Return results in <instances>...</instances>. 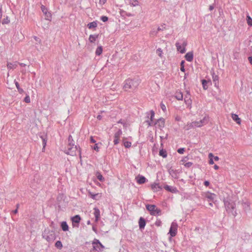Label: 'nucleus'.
<instances>
[{
	"mask_svg": "<svg viewBox=\"0 0 252 252\" xmlns=\"http://www.w3.org/2000/svg\"><path fill=\"white\" fill-rule=\"evenodd\" d=\"M65 152L66 154L72 156L77 155V153H78L81 157L80 149H79L78 150L77 146L74 145L68 144L65 149Z\"/></svg>",
	"mask_w": 252,
	"mask_h": 252,
	"instance_id": "f257e3e1",
	"label": "nucleus"
},
{
	"mask_svg": "<svg viewBox=\"0 0 252 252\" xmlns=\"http://www.w3.org/2000/svg\"><path fill=\"white\" fill-rule=\"evenodd\" d=\"M175 45L177 51L180 53L183 54L186 52V47L187 45V42L186 40H184L181 43L177 42Z\"/></svg>",
	"mask_w": 252,
	"mask_h": 252,
	"instance_id": "f03ea898",
	"label": "nucleus"
},
{
	"mask_svg": "<svg viewBox=\"0 0 252 252\" xmlns=\"http://www.w3.org/2000/svg\"><path fill=\"white\" fill-rule=\"evenodd\" d=\"M93 249L96 251L101 252L104 248L103 245L97 239H94L92 243Z\"/></svg>",
	"mask_w": 252,
	"mask_h": 252,
	"instance_id": "7ed1b4c3",
	"label": "nucleus"
},
{
	"mask_svg": "<svg viewBox=\"0 0 252 252\" xmlns=\"http://www.w3.org/2000/svg\"><path fill=\"white\" fill-rule=\"evenodd\" d=\"M178 224L175 222H173L169 229V233L171 237L175 236L177 233Z\"/></svg>",
	"mask_w": 252,
	"mask_h": 252,
	"instance_id": "20e7f679",
	"label": "nucleus"
},
{
	"mask_svg": "<svg viewBox=\"0 0 252 252\" xmlns=\"http://www.w3.org/2000/svg\"><path fill=\"white\" fill-rule=\"evenodd\" d=\"M146 208L150 212L152 215L158 214L160 212V211L154 205H146Z\"/></svg>",
	"mask_w": 252,
	"mask_h": 252,
	"instance_id": "39448f33",
	"label": "nucleus"
},
{
	"mask_svg": "<svg viewBox=\"0 0 252 252\" xmlns=\"http://www.w3.org/2000/svg\"><path fill=\"white\" fill-rule=\"evenodd\" d=\"M133 81L132 79H128L126 80L124 83L123 86V89L125 91H128L129 90L132 89Z\"/></svg>",
	"mask_w": 252,
	"mask_h": 252,
	"instance_id": "423d86ee",
	"label": "nucleus"
},
{
	"mask_svg": "<svg viewBox=\"0 0 252 252\" xmlns=\"http://www.w3.org/2000/svg\"><path fill=\"white\" fill-rule=\"evenodd\" d=\"M41 9L42 12L44 13L45 15V19L48 21H51L52 19L51 13L50 12H49L48 11V9L45 7V6L43 5H41Z\"/></svg>",
	"mask_w": 252,
	"mask_h": 252,
	"instance_id": "0eeeda50",
	"label": "nucleus"
},
{
	"mask_svg": "<svg viewBox=\"0 0 252 252\" xmlns=\"http://www.w3.org/2000/svg\"><path fill=\"white\" fill-rule=\"evenodd\" d=\"M184 101L188 106V107L190 109L191 108L192 99L191 98V95L188 92H187V94L185 95Z\"/></svg>",
	"mask_w": 252,
	"mask_h": 252,
	"instance_id": "6e6552de",
	"label": "nucleus"
},
{
	"mask_svg": "<svg viewBox=\"0 0 252 252\" xmlns=\"http://www.w3.org/2000/svg\"><path fill=\"white\" fill-rule=\"evenodd\" d=\"M122 134V131L120 129H119L114 134L113 141L114 145H117L119 143L120 138Z\"/></svg>",
	"mask_w": 252,
	"mask_h": 252,
	"instance_id": "1a4fd4ad",
	"label": "nucleus"
},
{
	"mask_svg": "<svg viewBox=\"0 0 252 252\" xmlns=\"http://www.w3.org/2000/svg\"><path fill=\"white\" fill-rule=\"evenodd\" d=\"M207 118L206 117H204L199 121L193 122V124L192 125L195 126L196 127H201L204 126L205 124H206L207 123Z\"/></svg>",
	"mask_w": 252,
	"mask_h": 252,
	"instance_id": "9d476101",
	"label": "nucleus"
},
{
	"mask_svg": "<svg viewBox=\"0 0 252 252\" xmlns=\"http://www.w3.org/2000/svg\"><path fill=\"white\" fill-rule=\"evenodd\" d=\"M151 189L154 192H157L160 190L162 188L158 183H154L151 185Z\"/></svg>",
	"mask_w": 252,
	"mask_h": 252,
	"instance_id": "9b49d317",
	"label": "nucleus"
},
{
	"mask_svg": "<svg viewBox=\"0 0 252 252\" xmlns=\"http://www.w3.org/2000/svg\"><path fill=\"white\" fill-rule=\"evenodd\" d=\"M187 160L188 158L187 157L184 158L181 160V164L184 165L186 167L189 168L192 165V163L187 162Z\"/></svg>",
	"mask_w": 252,
	"mask_h": 252,
	"instance_id": "f8f14e48",
	"label": "nucleus"
},
{
	"mask_svg": "<svg viewBox=\"0 0 252 252\" xmlns=\"http://www.w3.org/2000/svg\"><path fill=\"white\" fill-rule=\"evenodd\" d=\"M88 193L89 195L93 199H100L102 196L101 193H94L91 191H89Z\"/></svg>",
	"mask_w": 252,
	"mask_h": 252,
	"instance_id": "ddd939ff",
	"label": "nucleus"
},
{
	"mask_svg": "<svg viewBox=\"0 0 252 252\" xmlns=\"http://www.w3.org/2000/svg\"><path fill=\"white\" fill-rule=\"evenodd\" d=\"M81 220V217L78 215H75V216L72 217L71 218V220L72 222V225L74 226V223H79L80 222Z\"/></svg>",
	"mask_w": 252,
	"mask_h": 252,
	"instance_id": "4468645a",
	"label": "nucleus"
},
{
	"mask_svg": "<svg viewBox=\"0 0 252 252\" xmlns=\"http://www.w3.org/2000/svg\"><path fill=\"white\" fill-rule=\"evenodd\" d=\"M164 124L165 120L162 118L159 119L156 123V125L160 128L164 127Z\"/></svg>",
	"mask_w": 252,
	"mask_h": 252,
	"instance_id": "2eb2a0df",
	"label": "nucleus"
},
{
	"mask_svg": "<svg viewBox=\"0 0 252 252\" xmlns=\"http://www.w3.org/2000/svg\"><path fill=\"white\" fill-rule=\"evenodd\" d=\"M137 183L139 184H143L146 182V179L143 176L138 175L136 178Z\"/></svg>",
	"mask_w": 252,
	"mask_h": 252,
	"instance_id": "dca6fc26",
	"label": "nucleus"
},
{
	"mask_svg": "<svg viewBox=\"0 0 252 252\" xmlns=\"http://www.w3.org/2000/svg\"><path fill=\"white\" fill-rule=\"evenodd\" d=\"M231 118L232 120L235 122L237 124L240 125L241 123V120L238 117V115L236 114H231Z\"/></svg>",
	"mask_w": 252,
	"mask_h": 252,
	"instance_id": "f3484780",
	"label": "nucleus"
},
{
	"mask_svg": "<svg viewBox=\"0 0 252 252\" xmlns=\"http://www.w3.org/2000/svg\"><path fill=\"white\" fill-rule=\"evenodd\" d=\"M94 216L95 217V221L96 222H97L99 219H100V211L97 208H94Z\"/></svg>",
	"mask_w": 252,
	"mask_h": 252,
	"instance_id": "a211bd4d",
	"label": "nucleus"
},
{
	"mask_svg": "<svg viewBox=\"0 0 252 252\" xmlns=\"http://www.w3.org/2000/svg\"><path fill=\"white\" fill-rule=\"evenodd\" d=\"M98 37V34H91L89 37V41L91 43H94Z\"/></svg>",
	"mask_w": 252,
	"mask_h": 252,
	"instance_id": "6ab92c4d",
	"label": "nucleus"
},
{
	"mask_svg": "<svg viewBox=\"0 0 252 252\" xmlns=\"http://www.w3.org/2000/svg\"><path fill=\"white\" fill-rule=\"evenodd\" d=\"M185 58L187 61L191 62L193 58V53L191 52L187 53L186 54Z\"/></svg>",
	"mask_w": 252,
	"mask_h": 252,
	"instance_id": "aec40b11",
	"label": "nucleus"
},
{
	"mask_svg": "<svg viewBox=\"0 0 252 252\" xmlns=\"http://www.w3.org/2000/svg\"><path fill=\"white\" fill-rule=\"evenodd\" d=\"M216 196V194L213 193L208 192L205 193V197L210 201H213L215 198Z\"/></svg>",
	"mask_w": 252,
	"mask_h": 252,
	"instance_id": "412c9836",
	"label": "nucleus"
},
{
	"mask_svg": "<svg viewBox=\"0 0 252 252\" xmlns=\"http://www.w3.org/2000/svg\"><path fill=\"white\" fill-rule=\"evenodd\" d=\"M126 139L127 138L126 137L123 138V142L124 145L126 148H130L131 146V143L130 142L126 141Z\"/></svg>",
	"mask_w": 252,
	"mask_h": 252,
	"instance_id": "4be33fe9",
	"label": "nucleus"
},
{
	"mask_svg": "<svg viewBox=\"0 0 252 252\" xmlns=\"http://www.w3.org/2000/svg\"><path fill=\"white\" fill-rule=\"evenodd\" d=\"M17 63H10L8 62L7 63V67L8 69H15L17 67Z\"/></svg>",
	"mask_w": 252,
	"mask_h": 252,
	"instance_id": "5701e85b",
	"label": "nucleus"
},
{
	"mask_svg": "<svg viewBox=\"0 0 252 252\" xmlns=\"http://www.w3.org/2000/svg\"><path fill=\"white\" fill-rule=\"evenodd\" d=\"M61 226L63 231H66L68 230V226L66 221L62 222Z\"/></svg>",
	"mask_w": 252,
	"mask_h": 252,
	"instance_id": "b1692460",
	"label": "nucleus"
},
{
	"mask_svg": "<svg viewBox=\"0 0 252 252\" xmlns=\"http://www.w3.org/2000/svg\"><path fill=\"white\" fill-rule=\"evenodd\" d=\"M97 24L95 21L91 22L87 25V27L89 29H93L94 28H95L97 27Z\"/></svg>",
	"mask_w": 252,
	"mask_h": 252,
	"instance_id": "393cba45",
	"label": "nucleus"
},
{
	"mask_svg": "<svg viewBox=\"0 0 252 252\" xmlns=\"http://www.w3.org/2000/svg\"><path fill=\"white\" fill-rule=\"evenodd\" d=\"M145 224H146V222H145V220L142 218H140L139 220V227L140 228H143L145 227Z\"/></svg>",
	"mask_w": 252,
	"mask_h": 252,
	"instance_id": "a878e982",
	"label": "nucleus"
},
{
	"mask_svg": "<svg viewBox=\"0 0 252 252\" xmlns=\"http://www.w3.org/2000/svg\"><path fill=\"white\" fill-rule=\"evenodd\" d=\"M156 54L158 55V56L160 58H163V51L160 48H158L156 50Z\"/></svg>",
	"mask_w": 252,
	"mask_h": 252,
	"instance_id": "bb28decb",
	"label": "nucleus"
},
{
	"mask_svg": "<svg viewBox=\"0 0 252 252\" xmlns=\"http://www.w3.org/2000/svg\"><path fill=\"white\" fill-rule=\"evenodd\" d=\"M103 51V48L101 46H98L95 50V55L97 56H100Z\"/></svg>",
	"mask_w": 252,
	"mask_h": 252,
	"instance_id": "cd10ccee",
	"label": "nucleus"
},
{
	"mask_svg": "<svg viewBox=\"0 0 252 252\" xmlns=\"http://www.w3.org/2000/svg\"><path fill=\"white\" fill-rule=\"evenodd\" d=\"M129 4L132 6H137L139 5V2L137 0H130Z\"/></svg>",
	"mask_w": 252,
	"mask_h": 252,
	"instance_id": "c85d7f7f",
	"label": "nucleus"
},
{
	"mask_svg": "<svg viewBox=\"0 0 252 252\" xmlns=\"http://www.w3.org/2000/svg\"><path fill=\"white\" fill-rule=\"evenodd\" d=\"M175 97L179 100H182L183 98V95L181 92H176L175 94Z\"/></svg>",
	"mask_w": 252,
	"mask_h": 252,
	"instance_id": "c756f323",
	"label": "nucleus"
},
{
	"mask_svg": "<svg viewBox=\"0 0 252 252\" xmlns=\"http://www.w3.org/2000/svg\"><path fill=\"white\" fill-rule=\"evenodd\" d=\"M213 157L214 155L212 153H209L208 155V158H209V163L210 165H212L214 163V160H213Z\"/></svg>",
	"mask_w": 252,
	"mask_h": 252,
	"instance_id": "7c9ffc66",
	"label": "nucleus"
},
{
	"mask_svg": "<svg viewBox=\"0 0 252 252\" xmlns=\"http://www.w3.org/2000/svg\"><path fill=\"white\" fill-rule=\"evenodd\" d=\"M193 124V122H191L190 123L188 124V125L185 127V129L186 130H189L190 128L196 127L195 126H194V125H192Z\"/></svg>",
	"mask_w": 252,
	"mask_h": 252,
	"instance_id": "2f4dec72",
	"label": "nucleus"
},
{
	"mask_svg": "<svg viewBox=\"0 0 252 252\" xmlns=\"http://www.w3.org/2000/svg\"><path fill=\"white\" fill-rule=\"evenodd\" d=\"M96 176L97 177V178L100 181H103L104 180V178L102 176V175L101 174V173L99 172H97L96 173Z\"/></svg>",
	"mask_w": 252,
	"mask_h": 252,
	"instance_id": "473e14b6",
	"label": "nucleus"
},
{
	"mask_svg": "<svg viewBox=\"0 0 252 252\" xmlns=\"http://www.w3.org/2000/svg\"><path fill=\"white\" fill-rule=\"evenodd\" d=\"M246 20L248 25L252 26V18L249 15H247Z\"/></svg>",
	"mask_w": 252,
	"mask_h": 252,
	"instance_id": "72a5a7b5",
	"label": "nucleus"
},
{
	"mask_svg": "<svg viewBox=\"0 0 252 252\" xmlns=\"http://www.w3.org/2000/svg\"><path fill=\"white\" fill-rule=\"evenodd\" d=\"M159 155L163 158H166L167 157V153L166 151L163 149L160 150Z\"/></svg>",
	"mask_w": 252,
	"mask_h": 252,
	"instance_id": "f704fd0d",
	"label": "nucleus"
},
{
	"mask_svg": "<svg viewBox=\"0 0 252 252\" xmlns=\"http://www.w3.org/2000/svg\"><path fill=\"white\" fill-rule=\"evenodd\" d=\"M208 81H207L206 80H202V84L203 86V88L204 90H206L208 89V86H207Z\"/></svg>",
	"mask_w": 252,
	"mask_h": 252,
	"instance_id": "c9c22d12",
	"label": "nucleus"
},
{
	"mask_svg": "<svg viewBox=\"0 0 252 252\" xmlns=\"http://www.w3.org/2000/svg\"><path fill=\"white\" fill-rule=\"evenodd\" d=\"M9 22H10V19H9V18L8 16H6L5 18H4L3 19V20L2 21V24L3 25L7 24Z\"/></svg>",
	"mask_w": 252,
	"mask_h": 252,
	"instance_id": "e433bc0d",
	"label": "nucleus"
},
{
	"mask_svg": "<svg viewBox=\"0 0 252 252\" xmlns=\"http://www.w3.org/2000/svg\"><path fill=\"white\" fill-rule=\"evenodd\" d=\"M55 246L57 248H59L60 249H61L63 247V245L61 241H58L55 243Z\"/></svg>",
	"mask_w": 252,
	"mask_h": 252,
	"instance_id": "4c0bfd02",
	"label": "nucleus"
},
{
	"mask_svg": "<svg viewBox=\"0 0 252 252\" xmlns=\"http://www.w3.org/2000/svg\"><path fill=\"white\" fill-rule=\"evenodd\" d=\"M164 189L167 190H168V191H170L171 192H175V189H172L171 187L169 186H166L164 187Z\"/></svg>",
	"mask_w": 252,
	"mask_h": 252,
	"instance_id": "58836bf2",
	"label": "nucleus"
},
{
	"mask_svg": "<svg viewBox=\"0 0 252 252\" xmlns=\"http://www.w3.org/2000/svg\"><path fill=\"white\" fill-rule=\"evenodd\" d=\"M184 64H185V61H182L181 64H180V66H181L180 70L181 71H182L183 72H184L185 71Z\"/></svg>",
	"mask_w": 252,
	"mask_h": 252,
	"instance_id": "ea45409f",
	"label": "nucleus"
},
{
	"mask_svg": "<svg viewBox=\"0 0 252 252\" xmlns=\"http://www.w3.org/2000/svg\"><path fill=\"white\" fill-rule=\"evenodd\" d=\"M160 106L161 109L162 110V111L163 112H165L166 111V106H165V104L162 102H161L160 103Z\"/></svg>",
	"mask_w": 252,
	"mask_h": 252,
	"instance_id": "a19ab883",
	"label": "nucleus"
},
{
	"mask_svg": "<svg viewBox=\"0 0 252 252\" xmlns=\"http://www.w3.org/2000/svg\"><path fill=\"white\" fill-rule=\"evenodd\" d=\"M24 101L26 102V103H30L31 102V99H30V96L29 95H27L26 96V97H25L24 98Z\"/></svg>",
	"mask_w": 252,
	"mask_h": 252,
	"instance_id": "79ce46f5",
	"label": "nucleus"
},
{
	"mask_svg": "<svg viewBox=\"0 0 252 252\" xmlns=\"http://www.w3.org/2000/svg\"><path fill=\"white\" fill-rule=\"evenodd\" d=\"M98 143H95L93 147L94 150L96 151V152H98L99 151V148L98 146Z\"/></svg>",
	"mask_w": 252,
	"mask_h": 252,
	"instance_id": "37998d69",
	"label": "nucleus"
},
{
	"mask_svg": "<svg viewBox=\"0 0 252 252\" xmlns=\"http://www.w3.org/2000/svg\"><path fill=\"white\" fill-rule=\"evenodd\" d=\"M108 19V17L105 16H103L101 17V20L104 22L107 21Z\"/></svg>",
	"mask_w": 252,
	"mask_h": 252,
	"instance_id": "c03bdc74",
	"label": "nucleus"
},
{
	"mask_svg": "<svg viewBox=\"0 0 252 252\" xmlns=\"http://www.w3.org/2000/svg\"><path fill=\"white\" fill-rule=\"evenodd\" d=\"M177 151L179 154H182L184 153L185 150L184 148H180Z\"/></svg>",
	"mask_w": 252,
	"mask_h": 252,
	"instance_id": "a18cd8bd",
	"label": "nucleus"
},
{
	"mask_svg": "<svg viewBox=\"0 0 252 252\" xmlns=\"http://www.w3.org/2000/svg\"><path fill=\"white\" fill-rule=\"evenodd\" d=\"M42 141H43V146H44V148H45L46 146L47 141L43 137H42Z\"/></svg>",
	"mask_w": 252,
	"mask_h": 252,
	"instance_id": "49530a36",
	"label": "nucleus"
},
{
	"mask_svg": "<svg viewBox=\"0 0 252 252\" xmlns=\"http://www.w3.org/2000/svg\"><path fill=\"white\" fill-rule=\"evenodd\" d=\"M90 142L92 143H95L96 142L95 140L94 139L93 136L90 137Z\"/></svg>",
	"mask_w": 252,
	"mask_h": 252,
	"instance_id": "de8ad7c7",
	"label": "nucleus"
},
{
	"mask_svg": "<svg viewBox=\"0 0 252 252\" xmlns=\"http://www.w3.org/2000/svg\"><path fill=\"white\" fill-rule=\"evenodd\" d=\"M154 115H155V113H154V112L153 111H151V121H153V119L154 117Z\"/></svg>",
	"mask_w": 252,
	"mask_h": 252,
	"instance_id": "09e8293b",
	"label": "nucleus"
},
{
	"mask_svg": "<svg viewBox=\"0 0 252 252\" xmlns=\"http://www.w3.org/2000/svg\"><path fill=\"white\" fill-rule=\"evenodd\" d=\"M209 184H210V183H209V181H205V182H204V185L205 186H206V187H208V186L209 185Z\"/></svg>",
	"mask_w": 252,
	"mask_h": 252,
	"instance_id": "8fccbe9b",
	"label": "nucleus"
},
{
	"mask_svg": "<svg viewBox=\"0 0 252 252\" xmlns=\"http://www.w3.org/2000/svg\"><path fill=\"white\" fill-rule=\"evenodd\" d=\"M213 159L215 160V161H218L219 160V157L218 156H214V157H213Z\"/></svg>",
	"mask_w": 252,
	"mask_h": 252,
	"instance_id": "3c124183",
	"label": "nucleus"
},
{
	"mask_svg": "<svg viewBox=\"0 0 252 252\" xmlns=\"http://www.w3.org/2000/svg\"><path fill=\"white\" fill-rule=\"evenodd\" d=\"M15 85H16V88H17V89L18 90H20V86H19V83L18 82H16Z\"/></svg>",
	"mask_w": 252,
	"mask_h": 252,
	"instance_id": "603ef678",
	"label": "nucleus"
},
{
	"mask_svg": "<svg viewBox=\"0 0 252 252\" xmlns=\"http://www.w3.org/2000/svg\"><path fill=\"white\" fill-rule=\"evenodd\" d=\"M249 61L250 62V63L252 64V57H250L248 58Z\"/></svg>",
	"mask_w": 252,
	"mask_h": 252,
	"instance_id": "864d4df0",
	"label": "nucleus"
},
{
	"mask_svg": "<svg viewBox=\"0 0 252 252\" xmlns=\"http://www.w3.org/2000/svg\"><path fill=\"white\" fill-rule=\"evenodd\" d=\"M228 205H230V207L232 209H234L235 208V206L234 205V204H229Z\"/></svg>",
	"mask_w": 252,
	"mask_h": 252,
	"instance_id": "5fc2aeb1",
	"label": "nucleus"
},
{
	"mask_svg": "<svg viewBox=\"0 0 252 252\" xmlns=\"http://www.w3.org/2000/svg\"><path fill=\"white\" fill-rule=\"evenodd\" d=\"M214 168L216 170H218L219 168V167L217 165H215Z\"/></svg>",
	"mask_w": 252,
	"mask_h": 252,
	"instance_id": "6e6d98bb",
	"label": "nucleus"
},
{
	"mask_svg": "<svg viewBox=\"0 0 252 252\" xmlns=\"http://www.w3.org/2000/svg\"><path fill=\"white\" fill-rule=\"evenodd\" d=\"M244 205L245 206H247V208H248V209H250V205L248 203H244Z\"/></svg>",
	"mask_w": 252,
	"mask_h": 252,
	"instance_id": "4d7b16f0",
	"label": "nucleus"
},
{
	"mask_svg": "<svg viewBox=\"0 0 252 252\" xmlns=\"http://www.w3.org/2000/svg\"><path fill=\"white\" fill-rule=\"evenodd\" d=\"M214 9V7L212 5H210L209 7V9L210 10H212Z\"/></svg>",
	"mask_w": 252,
	"mask_h": 252,
	"instance_id": "13d9d810",
	"label": "nucleus"
},
{
	"mask_svg": "<svg viewBox=\"0 0 252 252\" xmlns=\"http://www.w3.org/2000/svg\"><path fill=\"white\" fill-rule=\"evenodd\" d=\"M13 212L14 214H17L18 212V209H16L15 210L13 211Z\"/></svg>",
	"mask_w": 252,
	"mask_h": 252,
	"instance_id": "bf43d9fd",
	"label": "nucleus"
},
{
	"mask_svg": "<svg viewBox=\"0 0 252 252\" xmlns=\"http://www.w3.org/2000/svg\"><path fill=\"white\" fill-rule=\"evenodd\" d=\"M118 123L122 124L124 123L122 120H120Z\"/></svg>",
	"mask_w": 252,
	"mask_h": 252,
	"instance_id": "052dcab7",
	"label": "nucleus"
},
{
	"mask_svg": "<svg viewBox=\"0 0 252 252\" xmlns=\"http://www.w3.org/2000/svg\"><path fill=\"white\" fill-rule=\"evenodd\" d=\"M123 126H124V127H126V123H124L123 124Z\"/></svg>",
	"mask_w": 252,
	"mask_h": 252,
	"instance_id": "680f3d73",
	"label": "nucleus"
},
{
	"mask_svg": "<svg viewBox=\"0 0 252 252\" xmlns=\"http://www.w3.org/2000/svg\"><path fill=\"white\" fill-rule=\"evenodd\" d=\"M19 91L20 92V93H22L23 92V90L22 89H21L20 88V90H19Z\"/></svg>",
	"mask_w": 252,
	"mask_h": 252,
	"instance_id": "e2e57ef3",
	"label": "nucleus"
},
{
	"mask_svg": "<svg viewBox=\"0 0 252 252\" xmlns=\"http://www.w3.org/2000/svg\"><path fill=\"white\" fill-rule=\"evenodd\" d=\"M20 64L21 65H22V66H25V64H24V63H20Z\"/></svg>",
	"mask_w": 252,
	"mask_h": 252,
	"instance_id": "0e129e2a",
	"label": "nucleus"
},
{
	"mask_svg": "<svg viewBox=\"0 0 252 252\" xmlns=\"http://www.w3.org/2000/svg\"><path fill=\"white\" fill-rule=\"evenodd\" d=\"M45 149V148H44V146H43L42 151L44 152Z\"/></svg>",
	"mask_w": 252,
	"mask_h": 252,
	"instance_id": "69168bd1",
	"label": "nucleus"
},
{
	"mask_svg": "<svg viewBox=\"0 0 252 252\" xmlns=\"http://www.w3.org/2000/svg\"><path fill=\"white\" fill-rule=\"evenodd\" d=\"M209 204H210V205L211 206H213V204H212V203H210Z\"/></svg>",
	"mask_w": 252,
	"mask_h": 252,
	"instance_id": "338daca9",
	"label": "nucleus"
},
{
	"mask_svg": "<svg viewBox=\"0 0 252 252\" xmlns=\"http://www.w3.org/2000/svg\"><path fill=\"white\" fill-rule=\"evenodd\" d=\"M160 30V29L159 28H158V31H159Z\"/></svg>",
	"mask_w": 252,
	"mask_h": 252,
	"instance_id": "774afa93",
	"label": "nucleus"
}]
</instances>
